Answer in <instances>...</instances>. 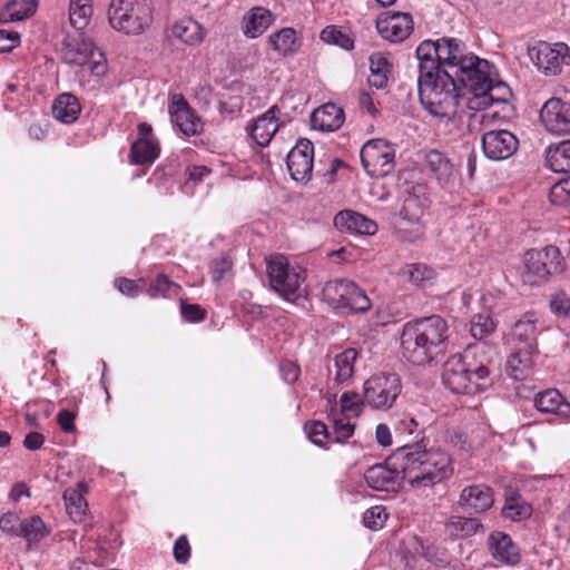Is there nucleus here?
Masks as SVG:
<instances>
[{
  "label": "nucleus",
  "mask_w": 570,
  "mask_h": 570,
  "mask_svg": "<svg viewBox=\"0 0 570 570\" xmlns=\"http://www.w3.org/2000/svg\"><path fill=\"white\" fill-rule=\"evenodd\" d=\"M534 406L542 413H553L560 417L570 416V403L556 389H548L534 397Z\"/></svg>",
  "instance_id": "obj_26"
},
{
  "label": "nucleus",
  "mask_w": 570,
  "mask_h": 570,
  "mask_svg": "<svg viewBox=\"0 0 570 570\" xmlns=\"http://www.w3.org/2000/svg\"><path fill=\"white\" fill-rule=\"evenodd\" d=\"M81 107L79 100L72 94H61L53 100L52 115L60 122H75L78 119Z\"/></svg>",
  "instance_id": "obj_33"
},
{
  "label": "nucleus",
  "mask_w": 570,
  "mask_h": 570,
  "mask_svg": "<svg viewBox=\"0 0 570 570\" xmlns=\"http://www.w3.org/2000/svg\"><path fill=\"white\" fill-rule=\"evenodd\" d=\"M174 558L178 563L185 564L190 558V546L185 534L177 538L173 549Z\"/></svg>",
  "instance_id": "obj_60"
},
{
  "label": "nucleus",
  "mask_w": 570,
  "mask_h": 570,
  "mask_svg": "<svg viewBox=\"0 0 570 570\" xmlns=\"http://www.w3.org/2000/svg\"><path fill=\"white\" fill-rule=\"evenodd\" d=\"M426 168L442 187L452 186L456 178L455 165L446 154L430 149L424 156Z\"/></svg>",
  "instance_id": "obj_22"
},
{
  "label": "nucleus",
  "mask_w": 570,
  "mask_h": 570,
  "mask_svg": "<svg viewBox=\"0 0 570 570\" xmlns=\"http://www.w3.org/2000/svg\"><path fill=\"white\" fill-rule=\"evenodd\" d=\"M534 352L535 347L531 345H528V348H517L507 361V374L515 381H522L530 376Z\"/></svg>",
  "instance_id": "obj_24"
},
{
  "label": "nucleus",
  "mask_w": 570,
  "mask_h": 570,
  "mask_svg": "<svg viewBox=\"0 0 570 570\" xmlns=\"http://www.w3.org/2000/svg\"><path fill=\"white\" fill-rule=\"evenodd\" d=\"M493 490L487 484H472L462 489L458 505L473 513H484L493 507Z\"/></svg>",
  "instance_id": "obj_20"
},
{
  "label": "nucleus",
  "mask_w": 570,
  "mask_h": 570,
  "mask_svg": "<svg viewBox=\"0 0 570 570\" xmlns=\"http://www.w3.org/2000/svg\"><path fill=\"white\" fill-rule=\"evenodd\" d=\"M357 313H364L371 308V301L365 292L355 285V292L351 295L347 307Z\"/></svg>",
  "instance_id": "obj_58"
},
{
  "label": "nucleus",
  "mask_w": 570,
  "mask_h": 570,
  "mask_svg": "<svg viewBox=\"0 0 570 570\" xmlns=\"http://www.w3.org/2000/svg\"><path fill=\"white\" fill-rule=\"evenodd\" d=\"M563 271V258L558 247L546 246L541 249H530L525 253L523 267L520 272L522 283L529 286L539 285L549 275Z\"/></svg>",
  "instance_id": "obj_8"
},
{
  "label": "nucleus",
  "mask_w": 570,
  "mask_h": 570,
  "mask_svg": "<svg viewBox=\"0 0 570 570\" xmlns=\"http://www.w3.org/2000/svg\"><path fill=\"white\" fill-rule=\"evenodd\" d=\"M271 288L288 302L302 296L301 285L305 279L304 271L291 267L286 257L273 255L266 264Z\"/></svg>",
  "instance_id": "obj_9"
},
{
  "label": "nucleus",
  "mask_w": 570,
  "mask_h": 570,
  "mask_svg": "<svg viewBox=\"0 0 570 570\" xmlns=\"http://www.w3.org/2000/svg\"><path fill=\"white\" fill-rule=\"evenodd\" d=\"M153 11L151 0H111L108 21L118 32L138 36L151 24Z\"/></svg>",
  "instance_id": "obj_6"
},
{
  "label": "nucleus",
  "mask_w": 570,
  "mask_h": 570,
  "mask_svg": "<svg viewBox=\"0 0 570 570\" xmlns=\"http://www.w3.org/2000/svg\"><path fill=\"white\" fill-rule=\"evenodd\" d=\"M95 45L87 39L66 38L62 42L63 60L69 65L85 66L95 55Z\"/></svg>",
  "instance_id": "obj_27"
},
{
  "label": "nucleus",
  "mask_w": 570,
  "mask_h": 570,
  "mask_svg": "<svg viewBox=\"0 0 570 570\" xmlns=\"http://www.w3.org/2000/svg\"><path fill=\"white\" fill-rule=\"evenodd\" d=\"M335 226L346 228L362 235H374L377 232V225L374 220L364 215L353 212H340L334 218Z\"/></svg>",
  "instance_id": "obj_29"
},
{
  "label": "nucleus",
  "mask_w": 570,
  "mask_h": 570,
  "mask_svg": "<svg viewBox=\"0 0 570 570\" xmlns=\"http://www.w3.org/2000/svg\"><path fill=\"white\" fill-rule=\"evenodd\" d=\"M481 142L485 157L491 160L508 159L519 147V140L515 135L505 129L484 132Z\"/></svg>",
  "instance_id": "obj_16"
},
{
  "label": "nucleus",
  "mask_w": 570,
  "mask_h": 570,
  "mask_svg": "<svg viewBox=\"0 0 570 570\" xmlns=\"http://www.w3.org/2000/svg\"><path fill=\"white\" fill-rule=\"evenodd\" d=\"M495 330V323L490 315L479 314L471 321V335L479 341L491 335Z\"/></svg>",
  "instance_id": "obj_48"
},
{
  "label": "nucleus",
  "mask_w": 570,
  "mask_h": 570,
  "mask_svg": "<svg viewBox=\"0 0 570 570\" xmlns=\"http://www.w3.org/2000/svg\"><path fill=\"white\" fill-rule=\"evenodd\" d=\"M419 61L417 91L419 98L431 115H446L452 108V96L439 91V39L422 41L415 51Z\"/></svg>",
  "instance_id": "obj_5"
},
{
  "label": "nucleus",
  "mask_w": 570,
  "mask_h": 570,
  "mask_svg": "<svg viewBox=\"0 0 570 570\" xmlns=\"http://www.w3.org/2000/svg\"><path fill=\"white\" fill-rule=\"evenodd\" d=\"M448 323L440 315L407 322L401 333L403 356L415 365L431 363L444 354L448 346Z\"/></svg>",
  "instance_id": "obj_4"
},
{
  "label": "nucleus",
  "mask_w": 570,
  "mask_h": 570,
  "mask_svg": "<svg viewBox=\"0 0 570 570\" xmlns=\"http://www.w3.org/2000/svg\"><path fill=\"white\" fill-rule=\"evenodd\" d=\"M551 204L570 207V177L559 180L549 193Z\"/></svg>",
  "instance_id": "obj_51"
},
{
  "label": "nucleus",
  "mask_w": 570,
  "mask_h": 570,
  "mask_svg": "<svg viewBox=\"0 0 570 570\" xmlns=\"http://www.w3.org/2000/svg\"><path fill=\"white\" fill-rule=\"evenodd\" d=\"M49 533L45 522L38 515L23 519L20 524L19 537L29 544L39 542Z\"/></svg>",
  "instance_id": "obj_43"
},
{
  "label": "nucleus",
  "mask_w": 570,
  "mask_h": 570,
  "mask_svg": "<svg viewBox=\"0 0 570 570\" xmlns=\"http://www.w3.org/2000/svg\"><path fill=\"white\" fill-rule=\"evenodd\" d=\"M363 403L364 401H361L358 394L344 392L341 396V410L338 412L358 417L363 410Z\"/></svg>",
  "instance_id": "obj_53"
},
{
  "label": "nucleus",
  "mask_w": 570,
  "mask_h": 570,
  "mask_svg": "<svg viewBox=\"0 0 570 570\" xmlns=\"http://www.w3.org/2000/svg\"><path fill=\"white\" fill-rule=\"evenodd\" d=\"M75 419H76V414L66 409L60 410L57 415L58 423H59L61 430L66 433H71L75 431V429H76Z\"/></svg>",
  "instance_id": "obj_63"
},
{
  "label": "nucleus",
  "mask_w": 570,
  "mask_h": 570,
  "mask_svg": "<svg viewBox=\"0 0 570 570\" xmlns=\"http://www.w3.org/2000/svg\"><path fill=\"white\" fill-rule=\"evenodd\" d=\"M439 91L452 96V108L446 115H438L441 119H453L461 98L464 97V87L472 81L476 73H483L488 68V60L481 59L468 51L465 42L455 37L439 38Z\"/></svg>",
  "instance_id": "obj_1"
},
{
  "label": "nucleus",
  "mask_w": 570,
  "mask_h": 570,
  "mask_svg": "<svg viewBox=\"0 0 570 570\" xmlns=\"http://www.w3.org/2000/svg\"><path fill=\"white\" fill-rule=\"evenodd\" d=\"M357 358V351L355 348H346L335 356L336 375L335 381L338 383L345 382L354 373V362Z\"/></svg>",
  "instance_id": "obj_45"
},
{
  "label": "nucleus",
  "mask_w": 570,
  "mask_h": 570,
  "mask_svg": "<svg viewBox=\"0 0 570 570\" xmlns=\"http://www.w3.org/2000/svg\"><path fill=\"white\" fill-rule=\"evenodd\" d=\"M445 533L451 539H461L474 535L483 530V524L478 518L461 515L450 517L444 524Z\"/></svg>",
  "instance_id": "obj_32"
},
{
  "label": "nucleus",
  "mask_w": 570,
  "mask_h": 570,
  "mask_svg": "<svg viewBox=\"0 0 570 570\" xmlns=\"http://www.w3.org/2000/svg\"><path fill=\"white\" fill-rule=\"evenodd\" d=\"M345 119L344 111L335 104L328 102L312 112L313 128L322 131H335L341 128Z\"/></svg>",
  "instance_id": "obj_25"
},
{
  "label": "nucleus",
  "mask_w": 570,
  "mask_h": 570,
  "mask_svg": "<svg viewBox=\"0 0 570 570\" xmlns=\"http://www.w3.org/2000/svg\"><path fill=\"white\" fill-rule=\"evenodd\" d=\"M180 314L186 322L197 323L206 318L207 312L198 304L180 301Z\"/></svg>",
  "instance_id": "obj_55"
},
{
  "label": "nucleus",
  "mask_w": 570,
  "mask_h": 570,
  "mask_svg": "<svg viewBox=\"0 0 570 570\" xmlns=\"http://www.w3.org/2000/svg\"><path fill=\"white\" fill-rule=\"evenodd\" d=\"M232 263L226 258L222 257L219 259H215L212 264V278L214 282L220 281L225 273L230 269Z\"/></svg>",
  "instance_id": "obj_64"
},
{
  "label": "nucleus",
  "mask_w": 570,
  "mask_h": 570,
  "mask_svg": "<svg viewBox=\"0 0 570 570\" xmlns=\"http://www.w3.org/2000/svg\"><path fill=\"white\" fill-rule=\"evenodd\" d=\"M361 163L372 177H385L393 171L395 150L385 139H371L360 151Z\"/></svg>",
  "instance_id": "obj_10"
},
{
  "label": "nucleus",
  "mask_w": 570,
  "mask_h": 570,
  "mask_svg": "<svg viewBox=\"0 0 570 570\" xmlns=\"http://www.w3.org/2000/svg\"><path fill=\"white\" fill-rule=\"evenodd\" d=\"M537 331V317L534 313H525L512 327V338L523 343L522 348H528V345L534 346V335Z\"/></svg>",
  "instance_id": "obj_40"
},
{
  "label": "nucleus",
  "mask_w": 570,
  "mask_h": 570,
  "mask_svg": "<svg viewBox=\"0 0 570 570\" xmlns=\"http://www.w3.org/2000/svg\"><path fill=\"white\" fill-rule=\"evenodd\" d=\"M406 274L413 284L420 286L423 282L432 279L435 273L430 266L422 263H415L407 265Z\"/></svg>",
  "instance_id": "obj_54"
},
{
  "label": "nucleus",
  "mask_w": 570,
  "mask_h": 570,
  "mask_svg": "<svg viewBox=\"0 0 570 570\" xmlns=\"http://www.w3.org/2000/svg\"><path fill=\"white\" fill-rule=\"evenodd\" d=\"M91 0H70L69 22L76 30H83L92 16Z\"/></svg>",
  "instance_id": "obj_42"
},
{
  "label": "nucleus",
  "mask_w": 570,
  "mask_h": 570,
  "mask_svg": "<svg viewBox=\"0 0 570 570\" xmlns=\"http://www.w3.org/2000/svg\"><path fill=\"white\" fill-rule=\"evenodd\" d=\"M531 513V505L524 502L519 494L507 498L502 508V515L512 521L525 519L530 517Z\"/></svg>",
  "instance_id": "obj_46"
},
{
  "label": "nucleus",
  "mask_w": 570,
  "mask_h": 570,
  "mask_svg": "<svg viewBox=\"0 0 570 570\" xmlns=\"http://www.w3.org/2000/svg\"><path fill=\"white\" fill-rule=\"evenodd\" d=\"M400 393L401 384L395 374L374 375L364 383V402L376 410L391 407Z\"/></svg>",
  "instance_id": "obj_11"
},
{
  "label": "nucleus",
  "mask_w": 570,
  "mask_h": 570,
  "mask_svg": "<svg viewBox=\"0 0 570 570\" xmlns=\"http://www.w3.org/2000/svg\"><path fill=\"white\" fill-rule=\"evenodd\" d=\"M488 547L492 558L508 566L520 562L521 554L511 537L501 531H493L488 538Z\"/></svg>",
  "instance_id": "obj_21"
},
{
  "label": "nucleus",
  "mask_w": 570,
  "mask_h": 570,
  "mask_svg": "<svg viewBox=\"0 0 570 570\" xmlns=\"http://www.w3.org/2000/svg\"><path fill=\"white\" fill-rule=\"evenodd\" d=\"M547 166L554 173L570 171V140L551 145L547 149Z\"/></svg>",
  "instance_id": "obj_35"
},
{
  "label": "nucleus",
  "mask_w": 570,
  "mask_h": 570,
  "mask_svg": "<svg viewBox=\"0 0 570 570\" xmlns=\"http://www.w3.org/2000/svg\"><path fill=\"white\" fill-rule=\"evenodd\" d=\"M387 520V512L383 505H374L363 514V523L372 530L381 529Z\"/></svg>",
  "instance_id": "obj_52"
},
{
  "label": "nucleus",
  "mask_w": 570,
  "mask_h": 570,
  "mask_svg": "<svg viewBox=\"0 0 570 570\" xmlns=\"http://www.w3.org/2000/svg\"><path fill=\"white\" fill-rule=\"evenodd\" d=\"M37 4L33 1H17L9 2L1 11V20L3 21H21L31 17L36 12Z\"/></svg>",
  "instance_id": "obj_44"
},
{
  "label": "nucleus",
  "mask_w": 570,
  "mask_h": 570,
  "mask_svg": "<svg viewBox=\"0 0 570 570\" xmlns=\"http://www.w3.org/2000/svg\"><path fill=\"white\" fill-rule=\"evenodd\" d=\"M413 553L438 567H446L451 563V556L444 548L425 543L419 538H414Z\"/></svg>",
  "instance_id": "obj_38"
},
{
  "label": "nucleus",
  "mask_w": 570,
  "mask_h": 570,
  "mask_svg": "<svg viewBox=\"0 0 570 570\" xmlns=\"http://www.w3.org/2000/svg\"><path fill=\"white\" fill-rule=\"evenodd\" d=\"M415 205V200L405 202L400 210V217L396 222V229L400 237L409 243L421 240L425 233V226L417 214L411 213V208Z\"/></svg>",
  "instance_id": "obj_23"
},
{
  "label": "nucleus",
  "mask_w": 570,
  "mask_h": 570,
  "mask_svg": "<svg viewBox=\"0 0 570 570\" xmlns=\"http://www.w3.org/2000/svg\"><path fill=\"white\" fill-rule=\"evenodd\" d=\"M375 26L383 39L402 42L413 31V18L407 12L385 11L377 17Z\"/></svg>",
  "instance_id": "obj_14"
},
{
  "label": "nucleus",
  "mask_w": 570,
  "mask_h": 570,
  "mask_svg": "<svg viewBox=\"0 0 570 570\" xmlns=\"http://www.w3.org/2000/svg\"><path fill=\"white\" fill-rule=\"evenodd\" d=\"M21 521L17 513L7 512L0 518V529L11 537H19Z\"/></svg>",
  "instance_id": "obj_59"
},
{
  "label": "nucleus",
  "mask_w": 570,
  "mask_h": 570,
  "mask_svg": "<svg viewBox=\"0 0 570 570\" xmlns=\"http://www.w3.org/2000/svg\"><path fill=\"white\" fill-rule=\"evenodd\" d=\"M87 491L88 485L79 482L76 488H68L63 492L67 512L75 522H81L87 513L88 504L85 499Z\"/></svg>",
  "instance_id": "obj_31"
},
{
  "label": "nucleus",
  "mask_w": 570,
  "mask_h": 570,
  "mask_svg": "<svg viewBox=\"0 0 570 570\" xmlns=\"http://www.w3.org/2000/svg\"><path fill=\"white\" fill-rule=\"evenodd\" d=\"M279 111L278 106L273 105L247 126L250 137L257 145L266 147L277 130L285 125V121L277 116Z\"/></svg>",
  "instance_id": "obj_19"
},
{
  "label": "nucleus",
  "mask_w": 570,
  "mask_h": 570,
  "mask_svg": "<svg viewBox=\"0 0 570 570\" xmlns=\"http://www.w3.org/2000/svg\"><path fill=\"white\" fill-rule=\"evenodd\" d=\"M180 285L170 281L165 274H159L147 288V294L151 298L166 297L170 291H179Z\"/></svg>",
  "instance_id": "obj_50"
},
{
  "label": "nucleus",
  "mask_w": 570,
  "mask_h": 570,
  "mask_svg": "<svg viewBox=\"0 0 570 570\" xmlns=\"http://www.w3.org/2000/svg\"><path fill=\"white\" fill-rule=\"evenodd\" d=\"M328 419L333 428V432H331L332 441L343 444L354 434L355 423L351 421L354 419L353 415L343 414L335 407H332L328 414Z\"/></svg>",
  "instance_id": "obj_37"
},
{
  "label": "nucleus",
  "mask_w": 570,
  "mask_h": 570,
  "mask_svg": "<svg viewBox=\"0 0 570 570\" xmlns=\"http://www.w3.org/2000/svg\"><path fill=\"white\" fill-rule=\"evenodd\" d=\"M540 120L553 135H570V102L550 98L540 110Z\"/></svg>",
  "instance_id": "obj_15"
},
{
  "label": "nucleus",
  "mask_w": 570,
  "mask_h": 570,
  "mask_svg": "<svg viewBox=\"0 0 570 570\" xmlns=\"http://www.w3.org/2000/svg\"><path fill=\"white\" fill-rule=\"evenodd\" d=\"M395 431L400 435H404V434L413 435V434H415V439L420 438V440L422 438H424L423 436V430L420 429L419 423L416 422V420L414 417H411V416H404V417L400 419L397 424L395 425Z\"/></svg>",
  "instance_id": "obj_56"
},
{
  "label": "nucleus",
  "mask_w": 570,
  "mask_h": 570,
  "mask_svg": "<svg viewBox=\"0 0 570 570\" xmlns=\"http://www.w3.org/2000/svg\"><path fill=\"white\" fill-rule=\"evenodd\" d=\"M20 35L16 31L0 30V52H8L18 47Z\"/></svg>",
  "instance_id": "obj_61"
},
{
  "label": "nucleus",
  "mask_w": 570,
  "mask_h": 570,
  "mask_svg": "<svg viewBox=\"0 0 570 570\" xmlns=\"http://www.w3.org/2000/svg\"><path fill=\"white\" fill-rule=\"evenodd\" d=\"M355 285L346 279L328 281L323 287V297L334 308H346Z\"/></svg>",
  "instance_id": "obj_28"
},
{
  "label": "nucleus",
  "mask_w": 570,
  "mask_h": 570,
  "mask_svg": "<svg viewBox=\"0 0 570 570\" xmlns=\"http://www.w3.org/2000/svg\"><path fill=\"white\" fill-rule=\"evenodd\" d=\"M273 21L274 14L268 9L255 7L244 17V35L248 38L255 39L263 35Z\"/></svg>",
  "instance_id": "obj_30"
},
{
  "label": "nucleus",
  "mask_w": 570,
  "mask_h": 570,
  "mask_svg": "<svg viewBox=\"0 0 570 570\" xmlns=\"http://www.w3.org/2000/svg\"><path fill=\"white\" fill-rule=\"evenodd\" d=\"M171 122L186 136H195L202 132L203 122L200 118L188 106L180 95L173 97L169 106Z\"/></svg>",
  "instance_id": "obj_18"
},
{
  "label": "nucleus",
  "mask_w": 570,
  "mask_h": 570,
  "mask_svg": "<svg viewBox=\"0 0 570 570\" xmlns=\"http://www.w3.org/2000/svg\"><path fill=\"white\" fill-rule=\"evenodd\" d=\"M368 83L376 89H384L389 83L391 75V65L386 57L381 53H374L370 57Z\"/></svg>",
  "instance_id": "obj_39"
},
{
  "label": "nucleus",
  "mask_w": 570,
  "mask_h": 570,
  "mask_svg": "<svg viewBox=\"0 0 570 570\" xmlns=\"http://www.w3.org/2000/svg\"><path fill=\"white\" fill-rule=\"evenodd\" d=\"M304 431L312 443L317 446H323L326 440L332 441V434L328 431L327 425L322 421L306 422Z\"/></svg>",
  "instance_id": "obj_49"
},
{
  "label": "nucleus",
  "mask_w": 570,
  "mask_h": 570,
  "mask_svg": "<svg viewBox=\"0 0 570 570\" xmlns=\"http://www.w3.org/2000/svg\"><path fill=\"white\" fill-rule=\"evenodd\" d=\"M313 144L302 138L291 149L286 163L291 177L299 183H307L313 171Z\"/></svg>",
  "instance_id": "obj_17"
},
{
  "label": "nucleus",
  "mask_w": 570,
  "mask_h": 570,
  "mask_svg": "<svg viewBox=\"0 0 570 570\" xmlns=\"http://www.w3.org/2000/svg\"><path fill=\"white\" fill-rule=\"evenodd\" d=\"M269 42L273 49L282 56H288L296 52L299 48V42L296 37V31L293 28H283L269 36Z\"/></svg>",
  "instance_id": "obj_41"
},
{
  "label": "nucleus",
  "mask_w": 570,
  "mask_h": 570,
  "mask_svg": "<svg viewBox=\"0 0 570 570\" xmlns=\"http://www.w3.org/2000/svg\"><path fill=\"white\" fill-rule=\"evenodd\" d=\"M403 459H394V453L384 463L368 468L364 473L367 485L375 491L397 492L405 473L402 469Z\"/></svg>",
  "instance_id": "obj_12"
},
{
  "label": "nucleus",
  "mask_w": 570,
  "mask_h": 570,
  "mask_svg": "<svg viewBox=\"0 0 570 570\" xmlns=\"http://www.w3.org/2000/svg\"><path fill=\"white\" fill-rule=\"evenodd\" d=\"M394 459H403L405 481L413 488H431L453 474L451 456L440 449H426L424 438L396 449Z\"/></svg>",
  "instance_id": "obj_3"
},
{
  "label": "nucleus",
  "mask_w": 570,
  "mask_h": 570,
  "mask_svg": "<svg viewBox=\"0 0 570 570\" xmlns=\"http://www.w3.org/2000/svg\"><path fill=\"white\" fill-rule=\"evenodd\" d=\"M529 57L546 76H556L563 65H570V48L564 43L539 42L529 49Z\"/></svg>",
  "instance_id": "obj_13"
},
{
  "label": "nucleus",
  "mask_w": 570,
  "mask_h": 570,
  "mask_svg": "<svg viewBox=\"0 0 570 570\" xmlns=\"http://www.w3.org/2000/svg\"><path fill=\"white\" fill-rule=\"evenodd\" d=\"M171 35L189 46H197L204 40L202 26L191 18L176 21L171 27Z\"/></svg>",
  "instance_id": "obj_34"
},
{
  "label": "nucleus",
  "mask_w": 570,
  "mask_h": 570,
  "mask_svg": "<svg viewBox=\"0 0 570 570\" xmlns=\"http://www.w3.org/2000/svg\"><path fill=\"white\" fill-rule=\"evenodd\" d=\"M159 155V145L155 139L137 138L130 148L131 163L150 165Z\"/></svg>",
  "instance_id": "obj_36"
},
{
  "label": "nucleus",
  "mask_w": 570,
  "mask_h": 570,
  "mask_svg": "<svg viewBox=\"0 0 570 570\" xmlns=\"http://www.w3.org/2000/svg\"><path fill=\"white\" fill-rule=\"evenodd\" d=\"M116 286L121 294L130 297H135L140 293L138 283L126 277L117 278Z\"/></svg>",
  "instance_id": "obj_62"
},
{
  "label": "nucleus",
  "mask_w": 570,
  "mask_h": 570,
  "mask_svg": "<svg viewBox=\"0 0 570 570\" xmlns=\"http://www.w3.org/2000/svg\"><path fill=\"white\" fill-rule=\"evenodd\" d=\"M322 41L338 46L345 50H351L354 47V40L351 36L335 26H328L321 32Z\"/></svg>",
  "instance_id": "obj_47"
},
{
  "label": "nucleus",
  "mask_w": 570,
  "mask_h": 570,
  "mask_svg": "<svg viewBox=\"0 0 570 570\" xmlns=\"http://www.w3.org/2000/svg\"><path fill=\"white\" fill-rule=\"evenodd\" d=\"M493 65L488 61L483 73H476L465 87V105L470 110H484L493 105L508 104L512 92L502 81L492 79Z\"/></svg>",
  "instance_id": "obj_7"
},
{
  "label": "nucleus",
  "mask_w": 570,
  "mask_h": 570,
  "mask_svg": "<svg viewBox=\"0 0 570 570\" xmlns=\"http://www.w3.org/2000/svg\"><path fill=\"white\" fill-rule=\"evenodd\" d=\"M551 312L558 316L570 317V297L559 292L550 301Z\"/></svg>",
  "instance_id": "obj_57"
},
{
  "label": "nucleus",
  "mask_w": 570,
  "mask_h": 570,
  "mask_svg": "<svg viewBox=\"0 0 570 570\" xmlns=\"http://www.w3.org/2000/svg\"><path fill=\"white\" fill-rule=\"evenodd\" d=\"M487 352L494 347L485 343L469 345L463 354L450 356L443 364L442 382L455 394H475L491 385L492 360Z\"/></svg>",
  "instance_id": "obj_2"
}]
</instances>
